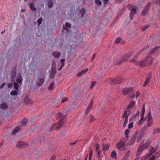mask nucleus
I'll use <instances>...</instances> for the list:
<instances>
[{
	"label": "nucleus",
	"mask_w": 160,
	"mask_h": 160,
	"mask_svg": "<svg viewBox=\"0 0 160 160\" xmlns=\"http://www.w3.org/2000/svg\"><path fill=\"white\" fill-rule=\"evenodd\" d=\"M38 80L36 81V83L37 85L39 86H41L43 84L45 81L44 77H38Z\"/></svg>",
	"instance_id": "7"
},
{
	"label": "nucleus",
	"mask_w": 160,
	"mask_h": 160,
	"mask_svg": "<svg viewBox=\"0 0 160 160\" xmlns=\"http://www.w3.org/2000/svg\"><path fill=\"white\" fill-rule=\"evenodd\" d=\"M151 5V3L150 2H148L147 5L145 6L144 9L142 11V14L143 16L145 15L148 12V10H149L150 6Z\"/></svg>",
	"instance_id": "10"
},
{
	"label": "nucleus",
	"mask_w": 160,
	"mask_h": 160,
	"mask_svg": "<svg viewBox=\"0 0 160 160\" xmlns=\"http://www.w3.org/2000/svg\"><path fill=\"white\" fill-rule=\"evenodd\" d=\"M160 48V47H156L152 49L150 52L149 54H153L156 52Z\"/></svg>",
	"instance_id": "22"
},
{
	"label": "nucleus",
	"mask_w": 160,
	"mask_h": 160,
	"mask_svg": "<svg viewBox=\"0 0 160 160\" xmlns=\"http://www.w3.org/2000/svg\"><path fill=\"white\" fill-rule=\"evenodd\" d=\"M16 74V68L14 67L12 68L11 72V77L12 79L14 78Z\"/></svg>",
	"instance_id": "13"
},
{
	"label": "nucleus",
	"mask_w": 160,
	"mask_h": 160,
	"mask_svg": "<svg viewBox=\"0 0 160 160\" xmlns=\"http://www.w3.org/2000/svg\"><path fill=\"white\" fill-rule=\"evenodd\" d=\"M117 153L115 151H113L111 153V157L112 158H115L116 156Z\"/></svg>",
	"instance_id": "45"
},
{
	"label": "nucleus",
	"mask_w": 160,
	"mask_h": 160,
	"mask_svg": "<svg viewBox=\"0 0 160 160\" xmlns=\"http://www.w3.org/2000/svg\"><path fill=\"white\" fill-rule=\"evenodd\" d=\"M65 25L66 27L68 28H70L71 27V25L70 23L68 22H66L65 24Z\"/></svg>",
	"instance_id": "60"
},
{
	"label": "nucleus",
	"mask_w": 160,
	"mask_h": 160,
	"mask_svg": "<svg viewBox=\"0 0 160 160\" xmlns=\"http://www.w3.org/2000/svg\"><path fill=\"white\" fill-rule=\"evenodd\" d=\"M150 77H149L147 79L145 80L144 85H143V87H145L146 85H147L150 82Z\"/></svg>",
	"instance_id": "37"
},
{
	"label": "nucleus",
	"mask_w": 160,
	"mask_h": 160,
	"mask_svg": "<svg viewBox=\"0 0 160 160\" xmlns=\"http://www.w3.org/2000/svg\"><path fill=\"white\" fill-rule=\"evenodd\" d=\"M125 141H126L124 139V138L122 139L119 142L116 144L115 147L116 149L120 151H124L126 148Z\"/></svg>",
	"instance_id": "2"
},
{
	"label": "nucleus",
	"mask_w": 160,
	"mask_h": 160,
	"mask_svg": "<svg viewBox=\"0 0 160 160\" xmlns=\"http://www.w3.org/2000/svg\"><path fill=\"white\" fill-rule=\"evenodd\" d=\"M122 116L123 118H128L129 116L128 115V114L127 113V111H125Z\"/></svg>",
	"instance_id": "35"
},
{
	"label": "nucleus",
	"mask_w": 160,
	"mask_h": 160,
	"mask_svg": "<svg viewBox=\"0 0 160 160\" xmlns=\"http://www.w3.org/2000/svg\"><path fill=\"white\" fill-rule=\"evenodd\" d=\"M130 130L128 129H126L125 131V134L126 136V137L124 138V139L125 140V141H126L127 140V138L128 137V134Z\"/></svg>",
	"instance_id": "30"
},
{
	"label": "nucleus",
	"mask_w": 160,
	"mask_h": 160,
	"mask_svg": "<svg viewBox=\"0 0 160 160\" xmlns=\"http://www.w3.org/2000/svg\"><path fill=\"white\" fill-rule=\"evenodd\" d=\"M122 61H124L122 59V58H117L114 61V64L117 65H119L122 62Z\"/></svg>",
	"instance_id": "15"
},
{
	"label": "nucleus",
	"mask_w": 160,
	"mask_h": 160,
	"mask_svg": "<svg viewBox=\"0 0 160 160\" xmlns=\"http://www.w3.org/2000/svg\"><path fill=\"white\" fill-rule=\"evenodd\" d=\"M68 100V98L67 97H65L64 98H63L62 101L61 102L63 103L65 101H66Z\"/></svg>",
	"instance_id": "63"
},
{
	"label": "nucleus",
	"mask_w": 160,
	"mask_h": 160,
	"mask_svg": "<svg viewBox=\"0 0 160 160\" xmlns=\"http://www.w3.org/2000/svg\"><path fill=\"white\" fill-rule=\"evenodd\" d=\"M88 71V68H86L82 70V71L80 72L78 74V77H80L81 75H83V74L87 72Z\"/></svg>",
	"instance_id": "20"
},
{
	"label": "nucleus",
	"mask_w": 160,
	"mask_h": 160,
	"mask_svg": "<svg viewBox=\"0 0 160 160\" xmlns=\"http://www.w3.org/2000/svg\"><path fill=\"white\" fill-rule=\"evenodd\" d=\"M24 102L25 103L28 104L32 103L31 100L28 98L27 96H25V97L24 98Z\"/></svg>",
	"instance_id": "19"
},
{
	"label": "nucleus",
	"mask_w": 160,
	"mask_h": 160,
	"mask_svg": "<svg viewBox=\"0 0 160 160\" xmlns=\"http://www.w3.org/2000/svg\"><path fill=\"white\" fill-rule=\"evenodd\" d=\"M52 55L55 58H58L60 56V53L58 52H54L52 53Z\"/></svg>",
	"instance_id": "27"
},
{
	"label": "nucleus",
	"mask_w": 160,
	"mask_h": 160,
	"mask_svg": "<svg viewBox=\"0 0 160 160\" xmlns=\"http://www.w3.org/2000/svg\"><path fill=\"white\" fill-rule=\"evenodd\" d=\"M137 13V10L135 8H131V12L129 14V17L131 20H132L133 18V16Z\"/></svg>",
	"instance_id": "11"
},
{
	"label": "nucleus",
	"mask_w": 160,
	"mask_h": 160,
	"mask_svg": "<svg viewBox=\"0 0 160 160\" xmlns=\"http://www.w3.org/2000/svg\"><path fill=\"white\" fill-rule=\"evenodd\" d=\"M6 82H4L0 86V88L2 89L3 88H4V87L5 85L6 84Z\"/></svg>",
	"instance_id": "64"
},
{
	"label": "nucleus",
	"mask_w": 160,
	"mask_h": 160,
	"mask_svg": "<svg viewBox=\"0 0 160 160\" xmlns=\"http://www.w3.org/2000/svg\"><path fill=\"white\" fill-rule=\"evenodd\" d=\"M121 39L120 38H118L115 41V43L118 44L120 42Z\"/></svg>",
	"instance_id": "59"
},
{
	"label": "nucleus",
	"mask_w": 160,
	"mask_h": 160,
	"mask_svg": "<svg viewBox=\"0 0 160 160\" xmlns=\"http://www.w3.org/2000/svg\"><path fill=\"white\" fill-rule=\"evenodd\" d=\"M148 27V26H146L144 27H143L142 28V31H145L146 29H147Z\"/></svg>",
	"instance_id": "57"
},
{
	"label": "nucleus",
	"mask_w": 160,
	"mask_h": 160,
	"mask_svg": "<svg viewBox=\"0 0 160 160\" xmlns=\"http://www.w3.org/2000/svg\"><path fill=\"white\" fill-rule=\"evenodd\" d=\"M150 141L149 140H148L144 144L142 145L143 146V148L145 149L150 145Z\"/></svg>",
	"instance_id": "24"
},
{
	"label": "nucleus",
	"mask_w": 160,
	"mask_h": 160,
	"mask_svg": "<svg viewBox=\"0 0 160 160\" xmlns=\"http://www.w3.org/2000/svg\"><path fill=\"white\" fill-rule=\"evenodd\" d=\"M109 81H110V83L111 84L115 83V78H109L108 80H106V82Z\"/></svg>",
	"instance_id": "31"
},
{
	"label": "nucleus",
	"mask_w": 160,
	"mask_h": 160,
	"mask_svg": "<svg viewBox=\"0 0 160 160\" xmlns=\"http://www.w3.org/2000/svg\"><path fill=\"white\" fill-rule=\"evenodd\" d=\"M147 118V124L143 127L145 130L147 129L148 127H152L153 125L152 118L150 112H149L148 113Z\"/></svg>",
	"instance_id": "3"
},
{
	"label": "nucleus",
	"mask_w": 160,
	"mask_h": 160,
	"mask_svg": "<svg viewBox=\"0 0 160 160\" xmlns=\"http://www.w3.org/2000/svg\"><path fill=\"white\" fill-rule=\"evenodd\" d=\"M29 7L33 11H34L36 10V8L32 3H30Z\"/></svg>",
	"instance_id": "36"
},
{
	"label": "nucleus",
	"mask_w": 160,
	"mask_h": 160,
	"mask_svg": "<svg viewBox=\"0 0 160 160\" xmlns=\"http://www.w3.org/2000/svg\"><path fill=\"white\" fill-rule=\"evenodd\" d=\"M63 122L62 120H59L57 123L52 125L51 129L52 130L58 129L60 128Z\"/></svg>",
	"instance_id": "6"
},
{
	"label": "nucleus",
	"mask_w": 160,
	"mask_h": 160,
	"mask_svg": "<svg viewBox=\"0 0 160 160\" xmlns=\"http://www.w3.org/2000/svg\"><path fill=\"white\" fill-rule=\"evenodd\" d=\"M153 60V59L152 58L149 56H148L146 58L145 60L144 61H142L143 62H142V63L144 65L140 66L142 67H145L150 65L152 63Z\"/></svg>",
	"instance_id": "5"
},
{
	"label": "nucleus",
	"mask_w": 160,
	"mask_h": 160,
	"mask_svg": "<svg viewBox=\"0 0 160 160\" xmlns=\"http://www.w3.org/2000/svg\"><path fill=\"white\" fill-rule=\"evenodd\" d=\"M135 103V101H132L131 102L129 105H128L127 109H130L132 108L134 106V105Z\"/></svg>",
	"instance_id": "25"
},
{
	"label": "nucleus",
	"mask_w": 160,
	"mask_h": 160,
	"mask_svg": "<svg viewBox=\"0 0 160 160\" xmlns=\"http://www.w3.org/2000/svg\"><path fill=\"white\" fill-rule=\"evenodd\" d=\"M139 114V111H137L136 113L135 114H133L132 115L131 117L130 118L129 120V122H131V121L134 120L135 118L138 116Z\"/></svg>",
	"instance_id": "14"
},
{
	"label": "nucleus",
	"mask_w": 160,
	"mask_h": 160,
	"mask_svg": "<svg viewBox=\"0 0 160 160\" xmlns=\"http://www.w3.org/2000/svg\"><path fill=\"white\" fill-rule=\"evenodd\" d=\"M57 118L58 119H60V120H62V119L64 118V116H63L62 117V114L60 112L58 113H57Z\"/></svg>",
	"instance_id": "26"
},
{
	"label": "nucleus",
	"mask_w": 160,
	"mask_h": 160,
	"mask_svg": "<svg viewBox=\"0 0 160 160\" xmlns=\"http://www.w3.org/2000/svg\"><path fill=\"white\" fill-rule=\"evenodd\" d=\"M8 106L6 103H3L1 104L0 107L2 109H5L7 108Z\"/></svg>",
	"instance_id": "38"
},
{
	"label": "nucleus",
	"mask_w": 160,
	"mask_h": 160,
	"mask_svg": "<svg viewBox=\"0 0 160 160\" xmlns=\"http://www.w3.org/2000/svg\"><path fill=\"white\" fill-rule=\"evenodd\" d=\"M80 13L81 14V17H83L85 13V9L84 8L81 9L80 11Z\"/></svg>",
	"instance_id": "40"
},
{
	"label": "nucleus",
	"mask_w": 160,
	"mask_h": 160,
	"mask_svg": "<svg viewBox=\"0 0 160 160\" xmlns=\"http://www.w3.org/2000/svg\"><path fill=\"white\" fill-rule=\"evenodd\" d=\"M48 7L49 8H51L52 6V2H50L48 3Z\"/></svg>",
	"instance_id": "56"
},
{
	"label": "nucleus",
	"mask_w": 160,
	"mask_h": 160,
	"mask_svg": "<svg viewBox=\"0 0 160 160\" xmlns=\"http://www.w3.org/2000/svg\"><path fill=\"white\" fill-rule=\"evenodd\" d=\"M21 128L19 127H16L12 132V134H15L18 131L20 130Z\"/></svg>",
	"instance_id": "29"
},
{
	"label": "nucleus",
	"mask_w": 160,
	"mask_h": 160,
	"mask_svg": "<svg viewBox=\"0 0 160 160\" xmlns=\"http://www.w3.org/2000/svg\"><path fill=\"white\" fill-rule=\"evenodd\" d=\"M121 81V78L120 77H117L115 78V83H120Z\"/></svg>",
	"instance_id": "33"
},
{
	"label": "nucleus",
	"mask_w": 160,
	"mask_h": 160,
	"mask_svg": "<svg viewBox=\"0 0 160 160\" xmlns=\"http://www.w3.org/2000/svg\"><path fill=\"white\" fill-rule=\"evenodd\" d=\"M93 103V100H92L90 102V103H89V105L88 106V107H89L90 108H92V104Z\"/></svg>",
	"instance_id": "50"
},
{
	"label": "nucleus",
	"mask_w": 160,
	"mask_h": 160,
	"mask_svg": "<svg viewBox=\"0 0 160 160\" xmlns=\"http://www.w3.org/2000/svg\"><path fill=\"white\" fill-rule=\"evenodd\" d=\"M140 53V52H139L137 53L135 55L133 59L131 60V61L134 64L138 66L144 65L142 63V62H143V61L141 60L138 61L137 60V58L139 56Z\"/></svg>",
	"instance_id": "4"
},
{
	"label": "nucleus",
	"mask_w": 160,
	"mask_h": 160,
	"mask_svg": "<svg viewBox=\"0 0 160 160\" xmlns=\"http://www.w3.org/2000/svg\"><path fill=\"white\" fill-rule=\"evenodd\" d=\"M144 136L143 133L140 131H137L134 133L131 139L127 143V145H132L135 141L139 142Z\"/></svg>",
	"instance_id": "1"
},
{
	"label": "nucleus",
	"mask_w": 160,
	"mask_h": 160,
	"mask_svg": "<svg viewBox=\"0 0 160 160\" xmlns=\"http://www.w3.org/2000/svg\"><path fill=\"white\" fill-rule=\"evenodd\" d=\"M128 121V118H125V120L124 122V123L123 124V127H125L126 125L127 124Z\"/></svg>",
	"instance_id": "48"
},
{
	"label": "nucleus",
	"mask_w": 160,
	"mask_h": 160,
	"mask_svg": "<svg viewBox=\"0 0 160 160\" xmlns=\"http://www.w3.org/2000/svg\"><path fill=\"white\" fill-rule=\"evenodd\" d=\"M103 149L104 150H108L109 149V146L108 144H103Z\"/></svg>",
	"instance_id": "39"
},
{
	"label": "nucleus",
	"mask_w": 160,
	"mask_h": 160,
	"mask_svg": "<svg viewBox=\"0 0 160 160\" xmlns=\"http://www.w3.org/2000/svg\"><path fill=\"white\" fill-rule=\"evenodd\" d=\"M42 20V18H40L39 19H38L37 21V22L38 26L41 23Z\"/></svg>",
	"instance_id": "49"
},
{
	"label": "nucleus",
	"mask_w": 160,
	"mask_h": 160,
	"mask_svg": "<svg viewBox=\"0 0 160 160\" xmlns=\"http://www.w3.org/2000/svg\"><path fill=\"white\" fill-rule=\"evenodd\" d=\"M140 94V93L139 92H138V91H136V95H135L136 98H138Z\"/></svg>",
	"instance_id": "53"
},
{
	"label": "nucleus",
	"mask_w": 160,
	"mask_h": 160,
	"mask_svg": "<svg viewBox=\"0 0 160 160\" xmlns=\"http://www.w3.org/2000/svg\"><path fill=\"white\" fill-rule=\"evenodd\" d=\"M95 119L94 117L92 115H91L90 116V119L89 121V122H93L95 120Z\"/></svg>",
	"instance_id": "46"
},
{
	"label": "nucleus",
	"mask_w": 160,
	"mask_h": 160,
	"mask_svg": "<svg viewBox=\"0 0 160 160\" xmlns=\"http://www.w3.org/2000/svg\"><path fill=\"white\" fill-rule=\"evenodd\" d=\"M28 146V144L22 141H18L17 144V147L18 148H22Z\"/></svg>",
	"instance_id": "8"
},
{
	"label": "nucleus",
	"mask_w": 160,
	"mask_h": 160,
	"mask_svg": "<svg viewBox=\"0 0 160 160\" xmlns=\"http://www.w3.org/2000/svg\"><path fill=\"white\" fill-rule=\"evenodd\" d=\"M96 83V82L95 81H93L91 85V86H90V88L91 89H92L93 87L95 85V84Z\"/></svg>",
	"instance_id": "51"
},
{
	"label": "nucleus",
	"mask_w": 160,
	"mask_h": 160,
	"mask_svg": "<svg viewBox=\"0 0 160 160\" xmlns=\"http://www.w3.org/2000/svg\"><path fill=\"white\" fill-rule=\"evenodd\" d=\"M133 54V52L131 51L126 54L124 55L122 57V59L124 61L126 60L128 58H130Z\"/></svg>",
	"instance_id": "12"
},
{
	"label": "nucleus",
	"mask_w": 160,
	"mask_h": 160,
	"mask_svg": "<svg viewBox=\"0 0 160 160\" xmlns=\"http://www.w3.org/2000/svg\"><path fill=\"white\" fill-rule=\"evenodd\" d=\"M144 149H145L143 148V146L141 145L139 146L138 149L137 154L139 155Z\"/></svg>",
	"instance_id": "16"
},
{
	"label": "nucleus",
	"mask_w": 160,
	"mask_h": 160,
	"mask_svg": "<svg viewBox=\"0 0 160 160\" xmlns=\"http://www.w3.org/2000/svg\"><path fill=\"white\" fill-rule=\"evenodd\" d=\"M91 109V108H90L88 107L85 113L86 114H88Z\"/></svg>",
	"instance_id": "54"
},
{
	"label": "nucleus",
	"mask_w": 160,
	"mask_h": 160,
	"mask_svg": "<svg viewBox=\"0 0 160 160\" xmlns=\"http://www.w3.org/2000/svg\"><path fill=\"white\" fill-rule=\"evenodd\" d=\"M95 3L98 5H100L102 4L101 2L99 0H95Z\"/></svg>",
	"instance_id": "52"
},
{
	"label": "nucleus",
	"mask_w": 160,
	"mask_h": 160,
	"mask_svg": "<svg viewBox=\"0 0 160 160\" xmlns=\"http://www.w3.org/2000/svg\"><path fill=\"white\" fill-rule=\"evenodd\" d=\"M130 151H128L122 159V160H127L129 155Z\"/></svg>",
	"instance_id": "34"
},
{
	"label": "nucleus",
	"mask_w": 160,
	"mask_h": 160,
	"mask_svg": "<svg viewBox=\"0 0 160 160\" xmlns=\"http://www.w3.org/2000/svg\"><path fill=\"white\" fill-rule=\"evenodd\" d=\"M92 151H91L90 152L89 155V160H91L92 156Z\"/></svg>",
	"instance_id": "61"
},
{
	"label": "nucleus",
	"mask_w": 160,
	"mask_h": 160,
	"mask_svg": "<svg viewBox=\"0 0 160 160\" xmlns=\"http://www.w3.org/2000/svg\"><path fill=\"white\" fill-rule=\"evenodd\" d=\"M65 61V60L64 59H61L60 60V62L62 63V65H64V66L65 64H64V62Z\"/></svg>",
	"instance_id": "62"
},
{
	"label": "nucleus",
	"mask_w": 160,
	"mask_h": 160,
	"mask_svg": "<svg viewBox=\"0 0 160 160\" xmlns=\"http://www.w3.org/2000/svg\"><path fill=\"white\" fill-rule=\"evenodd\" d=\"M14 89L17 90H18V83L15 82L13 83Z\"/></svg>",
	"instance_id": "42"
},
{
	"label": "nucleus",
	"mask_w": 160,
	"mask_h": 160,
	"mask_svg": "<svg viewBox=\"0 0 160 160\" xmlns=\"http://www.w3.org/2000/svg\"><path fill=\"white\" fill-rule=\"evenodd\" d=\"M51 72L52 73H54L55 74L56 72V70L55 68H52L51 69Z\"/></svg>",
	"instance_id": "58"
},
{
	"label": "nucleus",
	"mask_w": 160,
	"mask_h": 160,
	"mask_svg": "<svg viewBox=\"0 0 160 160\" xmlns=\"http://www.w3.org/2000/svg\"><path fill=\"white\" fill-rule=\"evenodd\" d=\"M21 128L19 127H16L12 132V134H15L18 131L20 130Z\"/></svg>",
	"instance_id": "28"
},
{
	"label": "nucleus",
	"mask_w": 160,
	"mask_h": 160,
	"mask_svg": "<svg viewBox=\"0 0 160 160\" xmlns=\"http://www.w3.org/2000/svg\"><path fill=\"white\" fill-rule=\"evenodd\" d=\"M160 156V154L159 152L156 153L155 155L153 156L148 160H154L155 159H157Z\"/></svg>",
	"instance_id": "18"
},
{
	"label": "nucleus",
	"mask_w": 160,
	"mask_h": 160,
	"mask_svg": "<svg viewBox=\"0 0 160 160\" xmlns=\"http://www.w3.org/2000/svg\"><path fill=\"white\" fill-rule=\"evenodd\" d=\"M133 123L131 122L129 123L128 125V128L129 129H131L132 128L133 125Z\"/></svg>",
	"instance_id": "47"
},
{
	"label": "nucleus",
	"mask_w": 160,
	"mask_h": 160,
	"mask_svg": "<svg viewBox=\"0 0 160 160\" xmlns=\"http://www.w3.org/2000/svg\"><path fill=\"white\" fill-rule=\"evenodd\" d=\"M129 109H128L127 110H125V111H127V113L128 114V115L129 116L131 114L132 111L129 110Z\"/></svg>",
	"instance_id": "55"
},
{
	"label": "nucleus",
	"mask_w": 160,
	"mask_h": 160,
	"mask_svg": "<svg viewBox=\"0 0 160 160\" xmlns=\"http://www.w3.org/2000/svg\"><path fill=\"white\" fill-rule=\"evenodd\" d=\"M18 91L16 90L11 91L10 92V95L11 96L17 95H18Z\"/></svg>",
	"instance_id": "41"
},
{
	"label": "nucleus",
	"mask_w": 160,
	"mask_h": 160,
	"mask_svg": "<svg viewBox=\"0 0 160 160\" xmlns=\"http://www.w3.org/2000/svg\"><path fill=\"white\" fill-rule=\"evenodd\" d=\"M22 76L21 75V74H19L18 76L17 77L16 81L19 83V84H22Z\"/></svg>",
	"instance_id": "17"
},
{
	"label": "nucleus",
	"mask_w": 160,
	"mask_h": 160,
	"mask_svg": "<svg viewBox=\"0 0 160 160\" xmlns=\"http://www.w3.org/2000/svg\"><path fill=\"white\" fill-rule=\"evenodd\" d=\"M153 152H150L148 154L143 156L142 158L143 160H146V159L150 157L151 155L153 153Z\"/></svg>",
	"instance_id": "21"
},
{
	"label": "nucleus",
	"mask_w": 160,
	"mask_h": 160,
	"mask_svg": "<svg viewBox=\"0 0 160 160\" xmlns=\"http://www.w3.org/2000/svg\"><path fill=\"white\" fill-rule=\"evenodd\" d=\"M54 88V82H52L50 84L49 86V89L50 90H52Z\"/></svg>",
	"instance_id": "43"
},
{
	"label": "nucleus",
	"mask_w": 160,
	"mask_h": 160,
	"mask_svg": "<svg viewBox=\"0 0 160 160\" xmlns=\"http://www.w3.org/2000/svg\"><path fill=\"white\" fill-rule=\"evenodd\" d=\"M160 131V128H155L153 132V134H156L158 132H159Z\"/></svg>",
	"instance_id": "44"
},
{
	"label": "nucleus",
	"mask_w": 160,
	"mask_h": 160,
	"mask_svg": "<svg viewBox=\"0 0 160 160\" xmlns=\"http://www.w3.org/2000/svg\"><path fill=\"white\" fill-rule=\"evenodd\" d=\"M28 122V119L27 118H25L22 120L21 121V124L22 125L25 126Z\"/></svg>",
	"instance_id": "32"
},
{
	"label": "nucleus",
	"mask_w": 160,
	"mask_h": 160,
	"mask_svg": "<svg viewBox=\"0 0 160 160\" xmlns=\"http://www.w3.org/2000/svg\"><path fill=\"white\" fill-rule=\"evenodd\" d=\"M146 119L144 117H142L138 123V124L139 125H142L145 122Z\"/></svg>",
	"instance_id": "23"
},
{
	"label": "nucleus",
	"mask_w": 160,
	"mask_h": 160,
	"mask_svg": "<svg viewBox=\"0 0 160 160\" xmlns=\"http://www.w3.org/2000/svg\"><path fill=\"white\" fill-rule=\"evenodd\" d=\"M133 88L132 87L125 88L122 89V93L124 95H126L130 92L133 90Z\"/></svg>",
	"instance_id": "9"
}]
</instances>
